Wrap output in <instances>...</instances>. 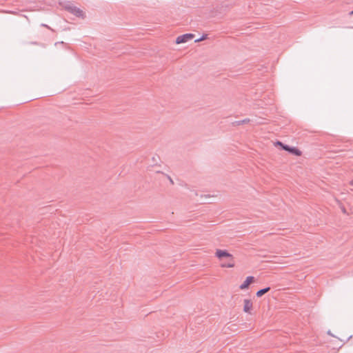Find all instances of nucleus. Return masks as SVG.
<instances>
[{
  "label": "nucleus",
  "mask_w": 353,
  "mask_h": 353,
  "mask_svg": "<svg viewBox=\"0 0 353 353\" xmlns=\"http://www.w3.org/2000/svg\"><path fill=\"white\" fill-rule=\"evenodd\" d=\"M215 256L220 259L223 257L229 258L230 259H233V256L225 250H216Z\"/></svg>",
  "instance_id": "7ed1b4c3"
},
{
  "label": "nucleus",
  "mask_w": 353,
  "mask_h": 353,
  "mask_svg": "<svg viewBox=\"0 0 353 353\" xmlns=\"http://www.w3.org/2000/svg\"><path fill=\"white\" fill-rule=\"evenodd\" d=\"M248 122H250V119H245L243 120L236 121L234 122L233 124L235 125H242V124H244V123H247Z\"/></svg>",
  "instance_id": "1a4fd4ad"
},
{
  "label": "nucleus",
  "mask_w": 353,
  "mask_h": 353,
  "mask_svg": "<svg viewBox=\"0 0 353 353\" xmlns=\"http://www.w3.org/2000/svg\"><path fill=\"white\" fill-rule=\"evenodd\" d=\"M63 8L65 10L74 14L76 17L83 18L84 17V12L80 8L74 6L72 3L67 2L63 5Z\"/></svg>",
  "instance_id": "f257e3e1"
},
{
  "label": "nucleus",
  "mask_w": 353,
  "mask_h": 353,
  "mask_svg": "<svg viewBox=\"0 0 353 353\" xmlns=\"http://www.w3.org/2000/svg\"><path fill=\"white\" fill-rule=\"evenodd\" d=\"M194 37V34L191 33H187L182 34L181 36H179L176 39V43L180 44V43H184L188 42V41L192 39Z\"/></svg>",
  "instance_id": "f03ea898"
},
{
  "label": "nucleus",
  "mask_w": 353,
  "mask_h": 353,
  "mask_svg": "<svg viewBox=\"0 0 353 353\" xmlns=\"http://www.w3.org/2000/svg\"><path fill=\"white\" fill-rule=\"evenodd\" d=\"M243 303V311L247 313H250V310L252 308V302L249 299H244Z\"/></svg>",
  "instance_id": "423d86ee"
},
{
  "label": "nucleus",
  "mask_w": 353,
  "mask_h": 353,
  "mask_svg": "<svg viewBox=\"0 0 353 353\" xmlns=\"http://www.w3.org/2000/svg\"><path fill=\"white\" fill-rule=\"evenodd\" d=\"M283 150L289 152L290 154L296 155V156H300L301 155V152L295 147H291L288 145H285L283 146Z\"/></svg>",
  "instance_id": "20e7f679"
},
{
  "label": "nucleus",
  "mask_w": 353,
  "mask_h": 353,
  "mask_svg": "<svg viewBox=\"0 0 353 353\" xmlns=\"http://www.w3.org/2000/svg\"><path fill=\"white\" fill-rule=\"evenodd\" d=\"M327 333H328V334H330V335H332V334H331L330 331H328V332H327Z\"/></svg>",
  "instance_id": "4468645a"
},
{
  "label": "nucleus",
  "mask_w": 353,
  "mask_h": 353,
  "mask_svg": "<svg viewBox=\"0 0 353 353\" xmlns=\"http://www.w3.org/2000/svg\"><path fill=\"white\" fill-rule=\"evenodd\" d=\"M206 38H207V34H203L199 39H196L194 41L196 43L199 42V41H201L205 39Z\"/></svg>",
  "instance_id": "9d476101"
},
{
  "label": "nucleus",
  "mask_w": 353,
  "mask_h": 353,
  "mask_svg": "<svg viewBox=\"0 0 353 353\" xmlns=\"http://www.w3.org/2000/svg\"><path fill=\"white\" fill-rule=\"evenodd\" d=\"M270 290V287H267V288L261 289L256 292V296L260 297V296H263V294H265L266 292H269Z\"/></svg>",
  "instance_id": "0eeeda50"
},
{
  "label": "nucleus",
  "mask_w": 353,
  "mask_h": 353,
  "mask_svg": "<svg viewBox=\"0 0 353 353\" xmlns=\"http://www.w3.org/2000/svg\"><path fill=\"white\" fill-rule=\"evenodd\" d=\"M276 144L277 145L281 146L282 149H283V146L285 145V144L283 143H282V142H281V141H277V142L276 143Z\"/></svg>",
  "instance_id": "9b49d317"
},
{
  "label": "nucleus",
  "mask_w": 353,
  "mask_h": 353,
  "mask_svg": "<svg viewBox=\"0 0 353 353\" xmlns=\"http://www.w3.org/2000/svg\"><path fill=\"white\" fill-rule=\"evenodd\" d=\"M167 178H168V180L170 181V183L173 185V184H174V181H173V180L172 179V178H171L170 176H168V175H167Z\"/></svg>",
  "instance_id": "f8f14e48"
},
{
  "label": "nucleus",
  "mask_w": 353,
  "mask_h": 353,
  "mask_svg": "<svg viewBox=\"0 0 353 353\" xmlns=\"http://www.w3.org/2000/svg\"><path fill=\"white\" fill-rule=\"evenodd\" d=\"M343 212L344 213H345V212H346V211H345V210L344 208L343 209Z\"/></svg>",
  "instance_id": "2eb2a0df"
},
{
  "label": "nucleus",
  "mask_w": 353,
  "mask_h": 353,
  "mask_svg": "<svg viewBox=\"0 0 353 353\" xmlns=\"http://www.w3.org/2000/svg\"><path fill=\"white\" fill-rule=\"evenodd\" d=\"M223 268H233L234 266V263L232 259H230V261L228 263H225L221 265Z\"/></svg>",
  "instance_id": "6e6552de"
},
{
  "label": "nucleus",
  "mask_w": 353,
  "mask_h": 353,
  "mask_svg": "<svg viewBox=\"0 0 353 353\" xmlns=\"http://www.w3.org/2000/svg\"><path fill=\"white\" fill-rule=\"evenodd\" d=\"M350 15H353V10L350 12Z\"/></svg>",
  "instance_id": "ddd939ff"
},
{
  "label": "nucleus",
  "mask_w": 353,
  "mask_h": 353,
  "mask_svg": "<svg viewBox=\"0 0 353 353\" xmlns=\"http://www.w3.org/2000/svg\"><path fill=\"white\" fill-rule=\"evenodd\" d=\"M254 278V276H248L245 280L244 281V282L240 285V289L241 290H245L246 288H248V286L250 285V284L253 282Z\"/></svg>",
  "instance_id": "39448f33"
},
{
  "label": "nucleus",
  "mask_w": 353,
  "mask_h": 353,
  "mask_svg": "<svg viewBox=\"0 0 353 353\" xmlns=\"http://www.w3.org/2000/svg\"><path fill=\"white\" fill-rule=\"evenodd\" d=\"M351 184L353 185V181L351 182Z\"/></svg>",
  "instance_id": "dca6fc26"
}]
</instances>
